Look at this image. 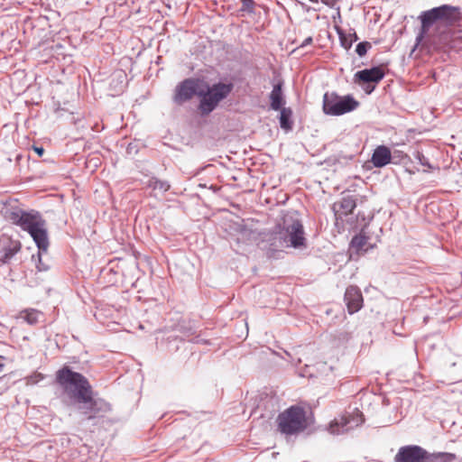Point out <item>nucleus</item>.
<instances>
[{
	"mask_svg": "<svg viewBox=\"0 0 462 462\" xmlns=\"http://www.w3.org/2000/svg\"><path fill=\"white\" fill-rule=\"evenodd\" d=\"M20 249L21 244L19 242H15L12 245V246L5 248L4 261L7 262L10 260Z\"/></svg>",
	"mask_w": 462,
	"mask_h": 462,
	"instance_id": "obj_23",
	"label": "nucleus"
},
{
	"mask_svg": "<svg viewBox=\"0 0 462 462\" xmlns=\"http://www.w3.org/2000/svg\"><path fill=\"white\" fill-rule=\"evenodd\" d=\"M43 378H44V375L42 374L35 372V373L32 374L31 375L27 376L25 378V380H26L27 384L34 385V384L38 383L39 382H41L42 380H43Z\"/></svg>",
	"mask_w": 462,
	"mask_h": 462,
	"instance_id": "obj_27",
	"label": "nucleus"
},
{
	"mask_svg": "<svg viewBox=\"0 0 462 462\" xmlns=\"http://www.w3.org/2000/svg\"><path fill=\"white\" fill-rule=\"evenodd\" d=\"M372 48V44L369 42H361L356 46V52L359 57L365 56L368 50Z\"/></svg>",
	"mask_w": 462,
	"mask_h": 462,
	"instance_id": "obj_24",
	"label": "nucleus"
},
{
	"mask_svg": "<svg viewBox=\"0 0 462 462\" xmlns=\"http://www.w3.org/2000/svg\"><path fill=\"white\" fill-rule=\"evenodd\" d=\"M322 2L325 4V5H328V1L327 0H322Z\"/></svg>",
	"mask_w": 462,
	"mask_h": 462,
	"instance_id": "obj_36",
	"label": "nucleus"
},
{
	"mask_svg": "<svg viewBox=\"0 0 462 462\" xmlns=\"http://www.w3.org/2000/svg\"><path fill=\"white\" fill-rule=\"evenodd\" d=\"M371 162L375 168H383L393 162L392 152L386 145H378L373 152Z\"/></svg>",
	"mask_w": 462,
	"mask_h": 462,
	"instance_id": "obj_14",
	"label": "nucleus"
},
{
	"mask_svg": "<svg viewBox=\"0 0 462 462\" xmlns=\"http://www.w3.org/2000/svg\"><path fill=\"white\" fill-rule=\"evenodd\" d=\"M367 243V237L363 235H356L352 237L350 242V248L356 250L357 254H360L361 252H366V250L364 249V246Z\"/></svg>",
	"mask_w": 462,
	"mask_h": 462,
	"instance_id": "obj_21",
	"label": "nucleus"
},
{
	"mask_svg": "<svg viewBox=\"0 0 462 462\" xmlns=\"http://www.w3.org/2000/svg\"><path fill=\"white\" fill-rule=\"evenodd\" d=\"M283 81L279 79L273 87V90L270 93V106L274 111H278L283 107L285 104L283 92H282Z\"/></svg>",
	"mask_w": 462,
	"mask_h": 462,
	"instance_id": "obj_15",
	"label": "nucleus"
},
{
	"mask_svg": "<svg viewBox=\"0 0 462 462\" xmlns=\"http://www.w3.org/2000/svg\"><path fill=\"white\" fill-rule=\"evenodd\" d=\"M56 383L73 404L79 401H87V395L93 393L92 386L87 377L74 372L68 365H64L56 372Z\"/></svg>",
	"mask_w": 462,
	"mask_h": 462,
	"instance_id": "obj_4",
	"label": "nucleus"
},
{
	"mask_svg": "<svg viewBox=\"0 0 462 462\" xmlns=\"http://www.w3.org/2000/svg\"><path fill=\"white\" fill-rule=\"evenodd\" d=\"M33 151L39 157H42L44 154V148L42 146H32Z\"/></svg>",
	"mask_w": 462,
	"mask_h": 462,
	"instance_id": "obj_31",
	"label": "nucleus"
},
{
	"mask_svg": "<svg viewBox=\"0 0 462 462\" xmlns=\"http://www.w3.org/2000/svg\"><path fill=\"white\" fill-rule=\"evenodd\" d=\"M336 30L338 34L340 45L346 50H349L352 47L353 42H356L359 39L356 32L354 30L353 32H350L348 34H346L344 32V30L341 29L340 27L337 26Z\"/></svg>",
	"mask_w": 462,
	"mask_h": 462,
	"instance_id": "obj_17",
	"label": "nucleus"
},
{
	"mask_svg": "<svg viewBox=\"0 0 462 462\" xmlns=\"http://www.w3.org/2000/svg\"><path fill=\"white\" fill-rule=\"evenodd\" d=\"M354 155L352 154H343L342 152L337 155V161L341 162L342 161L347 162L353 160Z\"/></svg>",
	"mask_w": 462,
	"mask_h": 462,
	"instance_id": "obj_30",
	"label": "nucleus"
},
{
	"mask_svg": "<svg viewBox=\"0 0 462 462\" xmlns=\"http://www.w3.org/2000/svg\"><path fill=\"white\" fill-rule=\"evenodd\" d=\"M364 421L363 413L356 409L353 412H349L339 420L332 421L329 425V431L333 435L346 433L363 424Z\"/></svg>",
	"mask_w": 462,
	"mask_h": 462,
	"instance_id": "obj_10",
	"label": "nucleus"
},
{
	"mask_svg": "<svg viewBox=\"0 0 462 462\" xmlns=\"http://www.w3.org/2000/svg\"><path fill=\"white\" fill-rule=\"evenodd\" d=\"M384 70L382 66H374L356 71L354 74L355 84L374 83L378 84L384 78Z\"/></svg>",
	"mask_w": 462,
	"mask_h": 462,
	"instance_id": "obj_12",
	"label": "nucleus"
},
{
	"mask_svg": "<svg viewBox=\"0 0 462 462\" xmlns=\"http://www.w3.org/2000/svg\"><path fill=\"white\" fill-rule=\"evenodd\" d=\"M393 161L395 159H402L403 157V153L400 151H395L393 153H392Z\"/></svg>",
	"mask_w": 462,
	"mask_h": 462,
	"instance_id": "obj_34",
	"label": "nucleus"
},
{
	"mask_svg": "<svg viewBox=\"0 0 462 462\" xmlns=\"http://www.w3.org/2000/svg\"><path fill=\"white\" fill-rule=\"evenodd\" d=\"M339 207L345 215L351 214L356 207V199L354 196H344L338 203H335L333 208L336 210Z\"/></svg>",
	"mask_w": 462,
	"mask_h": 462,
	"instance_id": "obj_18",
	"label": "nucleus"
},
{
	"mask_svg": "<svg viewBox=\"0 0 462 462\" xmlns=\"http://www.w3.org/2000/svg\"><path fill=\"white\" fill-rule=\"evenodd\" d=\"M413 156L422 166H426L428 169H433V166L430 164L429 159L424 156L422 152L416 151L414 152Z\"/></svg>",
	"mask_w": 462,
	"mask_h": 462,
	"instance_id": "obj_26",
	"label": "nucleus"
},
{
	"mask_svg": "<svg viewBox=\"0 0 462 462\" xmlns=\"http://www.w3.org/2000/svg\"><path fill=\"white\" fill-rule=\"evenodd\" d=\"M42 313L35 310H25L23 318L30 325H35L39 321Z\"/></svg>",
	"mask_w": 462,
	"mask_h": 462,
	"instance_id": "obj_22",
	"label": "nucleus"
},
{
	"mask_svg": "<svg viewBox=\"0 0 462 462\" xmlns=\"http://www.w3.org/2000/svg\"><path fill=\"white\" fill-rule=\"evenodd\" d=\"M46 252H40V249L38 248V257H39V263L38 264L36 265L37 266V269L40 271V272H42V271H47L49 269V265L44 263L42 261V255L43 254H46Z\"/></svg>",
	"mask_w": 462,
	"mask_h": 462,
	"instance_id": "obj_29",
	"label": "nucleus"
},
{
	"mask_svg": "<svg viewBox=\"0 0 462 462\" xmlns=\"http://www.w3.org/2000/svg\"><path fill=\"white\" fill-rule=\"evenodd\" d=\"M360 103L351 95L339 96L336 92H326L322 109L325 115L339 116L356 110Z\"/></svg>",
	"mask_w": 462,
	"mask_h": 462,
	"instance_id": "obj_7",
	"label": "nucleus"
},
{
	"mask_svg": "<svg viewBox=\"0 0 462 462\" xmlns=\"http://www.w3.org/2000/svg\"><path fill=\"white\" fill-rule=\"evenodd\" d=\"M309 1L311 2V3H314V4L319 3V0H309Z\"/></svg>",
	"mask_w": 462,
	"mask_h": 462,
	"instance_id": "obj_35",
	"label": "nucleus"
},
{
	"mask_svg": "<svg viewBox=\"0 0 462 462\" xmlns=\"http://www.w3.org/2000/svg\"><path fill=\"white\" fill-rule=\"evenodd\" d=\"M344 300L350 314L357 312L363 306L362 292L356 286L346 288Z\"/></svg>",
	"mask_w": 462,
	"mask_h": 462,
	"instance_id": "obj_13",
	"label": "nucleus"
},
{
	"mask_svg": "<svg viewBox=\"0 0 462 462\" xmlns=\"http://www.w3.org/2000/svg\"><path fill=\"white\" fill-rule=\"evenodd\" d=\"M280 111L279 123L282 129L291 131L292 129V111L289 107H282Z\"/></svg>",
	"mask_w": 462,
	"mask_h": 462,
	"instance_id": "obj_19",
	"label": "nucleus"
},
{
	"mask_svg": "<svg viewBox=\"0 0 462 462\" xmlns=\"http://www.w3.org/2000/svg\"><path fill=\"white\" fill-rule=\"evenodd\" d=\"M86 398L87 401L74 403L86 420L91 421L102 418L111 411V406L107 402L100 398H94L93 393H89Z\"/></svg>",
	"mask_w": 462,
	"mask_h": 462,
	"instance_id": "obj_8",
	"label": "nucleus"
},
{
	"mask_svg": "<svg viewBox=\"0 0 462 462\" xmlns=\"http://www.w3.org/2000/svg\"><path fill=\"white\" fill-rule=\"evenodd\" d=\"M4 360H5V357L4 356H0V373L4 370L5 366ZM4 377L5 376L0 377V382L4 379Z\"/></svg>",
	"mask_w": 462,
	"mask_h": 462,
	"instance_id": "obj_33",
	"label": "nucleus"
},
{
	"mask_svg": "<svg viewBox=\"0 0 462 462\" xmlns=\"http://www.w3.org/2000/svg\"><path fill=\"white\" fill-rule=\"evenodd\" d=\"M424 449L418 445L401 447L393 457L394 462H422Z\"/></svg>",
	"mask_w": 462,
	"mask_h": 462,
	"instance_id": "obj_11",
	"label": "nucleus"
},
{
	"mask_svg": "<svg viewBox=\"0 0 462 462\" xmlns=\"http://www.w3.org/2000/svg\"><path fill=\"white\" fill-rule=\"evenodd\" d=\"M312 42H313V39H312V37H311V36L307 37V38L302 42V43L299 46V48H304V47H306V46H308V45L311 44V43H312Z\"/></svg>",
	"mask_w": 462,
	"mask_h": 462,
	"instance_id": "obj_32",
	"label": "nucleus"
},
{
	"mask_svg": "<svg viewBox=\"0 0 462 462\" xmlns=\"http://www.w3.org/2000/svg\"><path fill=\"white\" fill-rule=\"evenodd\" d=\"M0 213L6 220L27 231L40 252L48 251L50 243L46 220L38 211H25L14 204L5 203L0 209Z\"/></svg>",
	"mask_w": 462,
	"mask_h": 462,
	"instance_id": "obj_2",
	"label": "nucleus"
},
{
	"mask_svg": "<svg viewBox=\"0 0 462 462\" xmlns=\"http://www.w3.org/2000/svg\"><path fill=\"white\" fill-rule=\"evenodd\" d=\"M419 20L420 21L421 26L416 36L413 50L422 43L430 27L434 24H437L436 29L439 34L429 36L427 41L435 49L455 47L456 42L461 38L450 28L462 20V14L459 7L449 5L433 7L421 12Z\"/></svg>",
	"mask_w": 462,
	"mask_h": 462,
	"instance_id": "obj_1",
	"label": "nucleus"
},
{
	"mask_svg": "<svg viewBox=\"0 0 462 462\" xmlns=\"http://www.w3.org/2000/svg\"><path fill=\"white\" fill-rule=\"evenodd\" d=\"M232 82L218 81L213 84L202 82L199 93V102L198 110L201 116H209L233 91Z\"/></svg>",
	"mask_w": 462,
	"mask_h": 462,
	"instance_id": "obj_5",
	"label": "nucleus"
},
{
	"mask_svg": "<svg viewBox=\"0 0 462 462\" xmlns=\"http://www.w3.org/2000/svg\"><path fill=\"white\" fill-rule=\"evenodd\" d=\"M278 430L285 435H293L306 429L305 410L298 405H292L281 412L277 417Z\"/></svg>",
	"mask_w": 462,
	"mask_h": 462,
	"instance_id": "obj_6",
	"label": "nucleus"
},
{
	"mask_svg": "<svg viewBox=\"0 0 462 462\" xmlns=\"http://www.w3.org/2000/svg\"><path fill=\"white\" fill-rule=\"evenodd\" d=\"M456 458L455 454L448 452L430 453L424 449L422 462H452Z\"/></svg>",
	"mask_w": 462,
	"mask_h": 462,
	"instance_id": "obj_16",
	"label": "nucleus"
},
{
	"mask_svg": "<svg viewBox=\"0 0 462 462\" xmlns=\"http://www.w3.org/2000/svg\"><path fill=\"white\" fill-rule=\"evenodd\" d=\"M358 85L362 88V89L365 91V94L370 95L374 91L377 84L362 83V84H358Z\"/></svg>",
	"mask_w": 462,
	"mask_h": 462,
	"instance_id": "obj_28",
	"label": "nucleus"
},
{
	"mask_svg": "<svg viewBox=\"0 0 462 462\" xmlns=\"http://www.w3.org/2000/svg\"><path fill=\"white\" fill-rule=\"evenodd\" d=\"M270 249L279 251L283 247L300 248L306 246L304 228L297 211L287 212L277 223L267 239Z\"/></svg>",
	"mask_w": 462,
	"mask_h": 462,
	"instance_id": "obj_3",
	"label": "nucleus"
},
{
	"mask_svg": "<svg viewBox=\"0 0 462 462\" xmlns=\"http://www.w3.org/2000/svg\"><path fill=\"white\" fill-rule=\"evenodd\" d=\"M241 8L240 11L247 12L248 14L254 13L255 3L254 0H240Z\"/></svg>",
	"mask_w": 462,
	"mask_h": 462,
	"instance_id": "obj_25",
	"label": "nucleus"
},
{
	"mask_svg": "<svg viewBox=\"0 0 462 462\" xmlns=\"http://www.w3.org/2000/svg\"><path fill=\"white\" fill-rule=\"evenodd\" d=\"M202 82L198 78H188L180 81L175 87L172 97L173 103L177 106H181L191 100L195 96L199 97Z\"/></svg>",
	"mask_w": 462,
	"mask_h": 462,
	"instance_id": "obj_9",
	"label": "nucleus"
},
{
	"mask_svg": "<svg viewBox=\"0 0 462 462\" xmlns=\"http://www.w3.org/2000/svg\"><path fill=\"white\" fill-rule=\"evenodd\" d=\"M146 187L152 190H159L162 193L167 192L171 189V184L167 180H160L154 176L148 179Z\"/></svg>",
	"mask_w": 462,
	"mask_h": 462,
	"instance_id": "obj_20",
	"label": "nucleus"
}]
</instances>
